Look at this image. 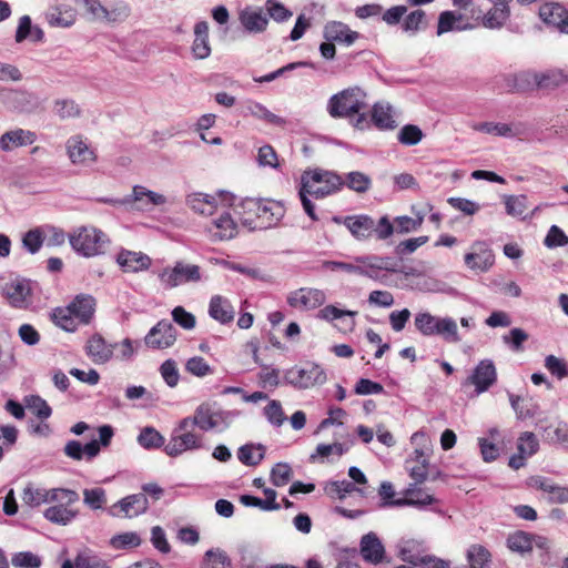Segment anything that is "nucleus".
<instances>
[{"label": "nucleus", "instance_id": "nucleus-3", "mask_svg": "<svg viewBox=\"0 0 568 568\" xmlns=\"http://www.w3.org/2000/svg\"><path fill=\"white\" fill-rule=\"evenodd\" d=\"M367 94L359 87H351L332 95L327 102V112L334 118H349L367 108Z\"/></svg>", "mask_w": 568, "mask_h": 568}, {"label": "nucleus", "instance_id": "nucleus-63", "mask_svg": "<svg viewBox=\"0 0 568 568\" xmlns=\"http://www.w3.org/2000/svg\"><path fill=\"white\" fill-rule=\"evenodd\" d=\"M505 206L508 215L514 217L523 216L527 209V196L526 195H508L505 196Z\"/></svg>", "mask_w": 568, "mask_h": 568}, {"label": "nucleus", "instance_id": "nucleus-44", "mask_svg": "<svg viewBox=\"0 0 568 568\" xmlns=\"http://www.w3.org/2000/svg\"><path fill=\"white\" fill-rule=\"evenodd\" d=\"M264 446L246 444L240 447L237 452V457L241 463L247 466H256L264 458Z\"/></svg>", "mask_w": 568, "mask_h": 568}, {"label": "nucleus", "instance_id": "nucleus-56", "mask_svg": "<svg viewBox=\"0 0 568 568\" xmlns=\"http://www.w3.org/2000/svg\"><path fill=\"white\" fill-rule=\"evenodd\" d=\"M426 27V13L422 9L414 10L409 14H407L403 23L404 31L412 33H416L419 30L425 29Z\"/></svg>", "mask_w": 568, "mask_h": 568}, {"label": "nucleus", "instance_id": "nucleus-14", "mask_svg": "<svg viewBox=\"0 0 568 568\" xmlns=\"http://www.w3.org/2000/svg\"><path fill=\"white\" fill-rule=\"evenodd\" d=\"M67 154L74 165L89 166L97 160L94 151L82 139L81 135H73L67 140Z\"/></svg>", "mask_w": 568, "mask_h": 568}, {"label": "nucleus", "instance_id": "nucleus-36", "mask_svg": "<svg viewBox=\"0 0 568 568\" xmlns=\"http://www.w3.org/2000/svg\"><path fill=\"white\" fill-rule=\"evenodd\" d=\"M464 16L455 11H443L438 17L437 36H442L449 31H462L471 29L470 24H459Z\"/></svg>", "mask_w": 568, "mask_h": 568}, {"label": "nucleus", "instance_id": "nucleus-13", "mask_svg": "<svg viewBox=\"0 0 568 568\" xmlns=\"http://www.w3.org/2000/svg\"><path fill=\"white\" fill-rule=\"evenodd\" d=\"M224 195L225 192L223 191H220L216 194L191 192L185 196V204L195 214L211 216L217 210L219 200H224Z\"/></svg>", "mask_w": 568, "mask_h": 568}, {"label": "nucleus", "instance_id": "nucleus-33", "mask_svg": "<svg viewBox=\"0 0 568 568\" xmlns=\"http://www.w3.org/2000/svg\"><path fill=\"white\" fill-rule=\"evenodd\" d=\"M192 53L195 59H206L211 54L209 43V24L206 21H200L194 26V41Z\"/></svg>", "mask_w": 568, "mask_h": 568}, {"label": "nucleus", "instance_id": "nucleus-24", "mask_svg": "<svg viewBox=\"0 0 568 568\" xmlns=\"http://www.w3.org/2000/svg\"><path fill=\"white\" fill-rule=\"evenodd\" d=\"M361 555L369 564H381L385 557V548L375 532H368L361 539Z\"/></svg>", "mask_w": 568, "mask_h": 568}, {"label": "nucleus", "instance_id": "nucleus-35", "mask_svg": "<svg viewBox=\"0 0 568 568\" xmlns=\"http://www.w3.org/2000/svg\"><path fill=\"white\" fill-rule=\"evenodd\" d=\"M372 119L375 125L383 130H392L396 128L394 112L392 106L386 102H377L372 110Z\"/></svg>", "mask_w": 568, "mask_h": 568}, {"label": "nucleus", "instance_id": "nucleus-18", "mask_svg": "<svg viewBox=\"0 0 568 568\" xmlns=\"http://www.w3.org/2000/svg\"><path fill=\"white\" fill-rule=\"evenodd\" d=\"M124 203H136L139 210L148 211L152 206H159L166 203V197L160 193L148 190L142 185H134L132 194L124 197Z\"/></svg>", "mask_w": 568, "mask_h": 568}, {"label": "nucleus", "instance_id": "nucleus-57", "mask_svg": "<svg viewBox=\"0 0 568 568\" xmlns=\"http://www.w3.org/2000/svg\"><path fill=\"white\" fill-rule=\"evenodd\" d=\"M11 564L16 568H40L42 560L40 556L31 551H20L12 556Z\"/></svg>", "mask_w": 568, "mask_h": 568}, {"label": "nucleus", "instance_id": "nucleus-16", "mask_svg": "<svg viewBox=\"0 0 568 568\" xmlns=\"http://www.w3.org/2000/svg\"><path fill=\"white\" fill-rule=\"evenodd\" d=\"M326 297L323 291L303 287L287 296L290 306L298 310H314L324 304Z\"/></svg>", "mask_w": 568, "mask_h": 568}, {"label": "nucleus", "instance_id": "nucleus-31", "mask_svg": "<svg viewBox=\"0 0 568 568\" xmlns=\"http://www.w3.org/2000/svg\"><path fill=\"white\" fill-rule=\"evenodd\" d=\"M398 557L413 566H418L425 556L424 541L417 539H402L398 545Z\"/></svg>", "mask_w": 568, "mask_h": 568}, {"label": "nucleus", "instance_id": "nucleus-60", "mask_svg": "<svg viewBox=\"0 0 568 568\" xmlns=\"http://www.w3.org/2000/svg\"><path fill=\"white\" fill-rule=\"evenodd\" d=\"M74 566L75 568H110L104 559L87 551L77 555Z\"/></svg>", "mask_w": 568, "mask_h": 568}, {"label": "nucleus", "instance_id": "nucleus-61", "mask_svg": "<svg viewBox=\"0 0 568 568\" xmlns=\"http://www.w3.org/2000/svg\"><path fill=\"white\" fill-rule=\"evenodd\" d=\"M26 406L27 408L31 409L40 419H47L52 414L51 407L42 397L38 395H31L27 397Z\"/></svg>", "mask_w": 568, "mask_h": 568}, {"label": "nucleus", "instance_id": "nucleus-51", "mask_svg": "<svg viewBox=\"0 0 568 568\" xmlns=\"http://www.w3.org/2000/svg\"><path fill=\"white\" fill-rule=\"evenodd\" d=\"M53 322L67 332H74L78 326V320L71 313L69 306L58 307L52 313Z\"/></svg>", "mask_w": 568, "mask_h": 568}, {"label": "nucleus", "instance_id": "nucleus-62", "mask_svg": "<svg viewBox=\"0 0 568 568\" xmlns=\"http://www.w3.org/2000/svg\"><path fill=\"white\" fill-rule=\"evenodd\" d=\"M538 448L539 442L534 433L525 432L520 435L517 445L518 453L530 457L537 453Z\"/></svg>", "mask_w": 568, "mask_h": 568}, {"label": "nucleus", "instance_id": "nucleus-22", "mask_svg": "<svg viewBox=\"0 0 568 568\" xmlns=\"http://www.w3.org/2000/svg\"><path fill=\"white\" fill-rule=\"evenodd\" d=\"M540 19L556 27L561 33L568 34V11L559 3H545L539 9Z\"/></svg>", "mask_w": 568, "mask_h": 568}, {"label": "nucleus", "instance_id": "nucleus-47", "mask_svg": "<svg viewBox=\"0 0 568 568\" xmlns=\"http://www.w3.org/2000/svg\"><path fill=\"white\" fill-rule=\"evenodd\" d=\"M105 23H120L131 16V7L126 1L115 0L106 7Z\"/></svg>", "mask_w": 568, "mask_h": 568}, {"label": "nucleus", "instance_id": "nucleus-5", "mask_svg": "<svg viewBox=\"0 0 568 568\" xmlns=\"http://www.w3.org/2000/svg\"><path fill=\"white\" fill-rule=\"evenodd\" d=\"M69 242L77 253L91 257L105 252L109 237L99 229L81 226L69 235Z\"/></svg>", "mask_w": 568, "mask_h": 568}, {"label": "nucleus", "instance_id": "nucleus-15", "mask_svg": "<svg viewBox=\"0 0 568 568\" xmlns=\"http://www.w3.org/2000/svg\"><path fill=\"white\" fill-rule=\"evenodd\" d=\"M176 339V329L169 321H160L144 337V342L152 348H168Z\"/></svg>", "mask_w": 568, "mask_h": 568}, {"label": "nucleus", "instance_id": "nucleus-43", "mask_svg": "<svg viewBox=\"0 0 568 568\" xmlns=\"http://www.w3.org/2000/svg\"><path fill=\"white\" fill-rule=\"evenodd\" d=\"M324 491L332 498L344 499L347 495L357 491L363 494L361 488H357L354 483L348 480H331L324 486Z\"/></svg>", "mask_w": 568, "mask_h": 568}, {"label": "nucleus", "instance_id": "nucleus-23", "mask_svg": "<svg viewBox=\"0 0 568 568\" xmlns=\"http://www.w3.org/2000/svg\"><path fill=\"white\" fill-rule=\"evenodd\" d=\"M207 232L216 241L232 240L237 234V224L227 212L222 213L207 226Z\"/></svg>", "mask_w": 568, "mask_h": 568}, {"label": "nucleus", "instance_id": "nucleus-11", "mask_svg": "<svg viewBox=\"0 0 568 568\" xmlns=\"http://www.w3.org/2000/svg\"><path fill=\"white\" fill-rule=\"evenodd\" d=\"M497 382V369L491 359H481L465 381V385H473L476 395L487 392Z\"/></svg>", "mask_w": 568, "mask_h": 568}, {"label": "nucleus", "instance_id": "nucleus-59", "mask_svg": "<svg viewBox=\"0 0 568 568\" xmlns=\"http://www.w3.org/2000/svg\"><path fill=\"white\" fill-rule=\"evenodd\" d=\"M110 544L114 549L135 548L141 545V538L136 532L128 531L113 536Z\"/></svg>", "mask_w": 568, "mask_h": 568}, {"label": "nucleus", "instance_id": "nucleus-9", "mask_svg": "<svg viewBox=\"0 0 568 568\" xmlns=\"http://www.w3.org/2000/svg\"><path fill=\"white\" fill-rule=\"evenodd\" d=\"M22 500L30 507H37L44 503L74 504L79 500V495L77 491L67 488L47 490L29 486L23 489Z\"/></svg>", "mask_w": 568, "mask_h": 568}, {"label": "nucleus", "instance_id": "nucleus-8", "mask_svg": "<svg viewBox=\"0 0 568 568\" xmlns=\"http://www.w3.org/2000/svg\"><path fill=\"white\" fill-rule=\"evenodd\" d=\"M203 446V435L196 433L194 427H185L183 429L181 419L164 450L169 456L176 457L187 450L201 449Z\"/></svg>", "mask_w": 568, "mask_h": 568}, {"label": "nucleus", "instance_id": "nucleus-10", "mask_svg": "<svg viewBox=\"0 0 568 568\" xmlns=\"http://www.w3.org/2000/svg\"><path fill=\"white\" fill-rule=\"evenodd\" d=\"M0 293L16 308H27L31 303V284L19 276L0 277Z\"/></svg>", "mask_w": 568, "mask_h": 568}, {"label": "nucleus", "instance_id": "nucleus-39", "mask_svg": "<svg viewBox=\"0 0 568 568\" xmlns=\"http://www.w3.org/2000/svg\"><path fill=\"white\" fill-rule=\"evenodd\" d=\"M357 315V312L355 311H344L339 310L334 305H327L324 308L320 311L318 316L325 321H334V320H341L345 316L348 318L343 321V325L345 329H353L355 326V320L354 317Z\"/></svg>", "mask_w": 568, "mask_h": 568}, {"label": "nucleus", "instance_id": "nucleus-21", "mask_svg": "<svg viewBox=\"0 0 568 568\" xmlns=\"http://www.w3.org/2000/svg\"><path fill=\"white\" fill-rule=\"evenodd\" d=\"M118 344H109L99 334L91 336L85 345V353L95 364H105L112 356Z\"/></svg>", "mask_w": 568, "mask_h": 568}, {"label": "nucleus", "instance_id": "nucleus-37", "mask_svg": "<svg viewBox=\"0 0 568 568\" xmlns=\"http://www.w3.org/2000/svg\"><path fill=\"white\" fill-rule=\"evenodd\" d=\"M263 491L266 497L264 500L261 499V497H254L251 495H242L240 500L247 507H258L263 510L280 509V505L276 503V491L272 488H265Z\"/></svg>", "mask_w": 568, "mask_h": 568}, {"label": "nucleus", "instance_id": "nucleus-54", "mask_svg": "<svg viewBox=\"0 0 568 568\" xmlns=\"http://www.w3.org/2000/svg\"><path fill=\"white\" fill-rule=\"evenodd\" d=\"M247 110L251 115L264 120L271 124L281 126L285 123L284 119L272 113L266 106L258 102H250L247 105Z\"/></svg>", "mask_w": 568, "mask_h": 568}, {"label": "nucleus", "instance_id": "nucleus-26", "mask_svg": "<svg viewBox=\"0 0 568 568\" xmlns=\"http://www.w3.org/2000/svg\"><path fill=\"white\" fill-rule=\"evenodd\" d=\"M116 263L124 272L136 273L151 266V258L142 252L122 250L116 256Z\"/></svg>", "mask_w": 568, "mask_h": 568}, {"label": "nucleus", "instance_id": "nucleus-34", "mask_svg": "<svg viewBox=\"0 0 568 568\" xmlns=\"http://www.w3.org/2000/svg\"><path fill=\"white\" fill-rule=\"evenodd\" d=\"M71 505L72 504L58 503V505L47 508L43 516L52 524L67 526L77 517L78 514L75 510L69 508Z\"/></svg>", "mask_w": 568, "mask_h": 568}, {"label": "nucleus", "instance_id": "nucleus-45", "mask_svg": "<svg viewBox=\"0 0 568 568\" xmlns=\"http://www.w3.org/2000/svg\"><path fill=\"white\" fill-rule=\"evenodd\" d=\"M467 561L470 568H489L491 555L481 545H471L467 550Z\"/></svg>", "mask_w": 568, "mask_h": 568}, {"label": "nucleus", "instance_id": "nucleus-42", "mask_svg": "<svg viewBox=\"0 0 568 568\" xmlns=\"http://www.w3.org/2000/svg\"><path fill=\"white\" fill-rule=\"evenodd\" d=\"M568 82V73L560 69H551L539 72L538 89L550 90Z\"/></svg>", "mask_w": 568, "mask_h": 568}, {"label": "nucleus", "instance_id": "nucleus-52", "mask_svg": "<svg viewBox=\"0 0 568 568\" xmlns=\"http://www.w3.org/2000/svg\"><path fill=\"white\" fill-rule=\"evenodd\" d=\"M344 184L352 191L357 193H365L371 189L372 180L363 172L354 171L346 175Z\"/></svg>", "mask_w": 568, "mask_h": 568}, {"label": "nucleus", "instance_id": "nucleus-12", "mask_svg": "<svg viewBox=\"0 0 568 568\" xmlns=\"http://www.w3.org/2000/svg\"><path fill=\"white\" fill-rule=\"evenodd\" d=\"M464 262L469 270L485 273L494 265L495 255L486 242L476 241L471 244L470 251L465 254Z\"/></svg>", "mask_w": 568, "mask_h": 568}, {"label": "nucleus", "instance_id": "nucleus-48", "mask_svg": "<svg viewBox=\"0 0 568 568\" xmlns=\"http://www.w3.org/2000/svg\"><path fill=\"white\" fill-rule=\"evenodd\" d=\"M507 545L515 552H530L534 548L532 534L517 531L508 537Z\"/></svg>", "mask_w": 568, "mask_h": 568}, {"label": "nucleus", "instance_id": "nucleus-40", "mask_svg": "<svg viewBox=\"0 0 568 568\" xmlns=\"http://www.w3.org/2000/svg\"><path fill=\"white\" fill-rule=\"evenodd\" d=\"M52 111L60 120L80 116L81 108L73 99H57L52 103Z\"/></svg>", "mask_w": 568, "mask_h": 568}, {"label": "nucleus", "instance_id": "nucleus-49", "mask_svg": "<svg viewBox=\"0 0 568 568\" xmlns=\"http://www.w3.org/2000/svg\"><path fill=\"white\" fill-rule=\"evenodd\" d=\"M439 316L432 315L428 312L417 313L414 320L416 329L424 336H435Z\"/></svg>", "mask_w": 568, "mask_h": 568}, {"label": "nucleus", "instance_id": "nucleus-19", "mask_svg": "<svg viewBox=\"0 0 568 568\" xmlns=\"http://www.w3.org/2000/svg\"><path fill=\"white\" fill-rule=\"evenodd\" d=\"M37 138L36 132L21 128L6 131L0 136V151L11 152L16 148L31 145L37 141Z\"/></svg>", "mask_w": 568, "mask_h": 568}, {"label": "nucleus", "instance_id": "nucleus-64", "mask_svg": "<svg viewBox=\"0 0 568 568\" xmlns=\"http://www.w3.org/2000/svg\"><path fill=\"white\" fill-rule=\"evenodd\" d=\"M423 132L417 125H404L398 133V141L404 145H416L422 141Z\"/></svg>", "mask_w": 568, "mask_h": 568}, {"label": "nucleus", "instance_id": "nucleus-46", "mask_svg": "<svg viewBox=\"0 0 568 568\" xmlns=\"http://www.w3.org/2000/svg\"><path fill=\"white\" fill-rule=\"evenodd\" d=\"M510 16L508 6H494L484 17L483 23L486 28L497 29L505 24Z\"/></svg>", "mask_w": 568, "mask_h": 568}, {"label": "nucleus", "instance_id": "nucleus-55", "mask_svg": "<svg viewBox=\"0 0 568 568\" xmlns=\"http://www.w3.org/2000/svg\"><path fill=\"white\" fill-rule=\"evenodd\" d=\"M538 75L539 72L535 71H521L514 75V88L517 91H528L538 89Z\"/></svg>", "mask_w": 568, "mask_h": 568}, {"label": "nucleus", "instance_id": "nucleus-20", "mask_svg": "<svg viewBox=\"0 0 568 568\" xmlns=\"http://www.w3.org/2000/svg\"><path fill=\"white\" fill-rule=\"evenodd\" d=\"M344 226L355 240L367 241L374 234L375 221L366 214L347 215L344 221Z\"/></svg>", "mask_w": 568, "mask_h": 568}, {"label": "nucleus", "instance_id": "nucleus-2", "mask_svg": "<svg viewBox=\"0 0 568 568\" xmlns=\"http://www.w3.org/2000/svg\"><path fill=\"white\" fill-rule=\"evenodd\" d=\"M232 413L219 408L212 403L199 405L193 416L182 419V428L199 427L202 432H222L231 425Z\"/></svg>", "mask_w": 568, "mask_h": 568}, {"label": "nucleus", "instance_id": "nucleus-29", "mask_svg": "<svg viewBox=\"0 0 568 568\" xmlns=\"http://www.w3.org/2000/svg\"><path fill=\"white\" fill-rule=\"evenodd\" d=\"M209 314L221 324H230L234 321L235 311L226 297L214 295L210 300Z\"/></svg>", "mask_w": 568, "mask_h": 568}, {"label": "nucleus", "instance_id": "nucleus-7", "mask_svg": "<svg viewBox=\"0 0 568 568\" xmlns=\"http://www.w3.org/2000/svg\"><path fill=\"white\" fill-rule=\"evenodd\" d=\"M327 379L325 371L315 363L295 366L284 373V381L300 389L323 385Z\"/></svg>", "mask_w": 568, "mask_h": 568}, {"label": "nucleus", "instance_id": "nucleus-28", "mask_svg": "<svg viewBox=\"0 0 568 568\" xmlns=\"http://www.w3.org/2000/svg\"><path fill=\"white\" fill-rule=\"evenodd\" d=\"M80 324H89L95 312V300L89 294H79L68 305Z\"/></svg>", "mask_w": 568, "mask_h": 568}, {"label": "nucleus", "instance_id": "nucleus-25", "mask_svg": "<svg viewBox=\"0 0 568 568\" xmlns=\"http://www.w3.org/2000/svg\"><path fill=\"white\" fill-rule=\"evenodd\" d=\"M471 128L478 132L504 138L519 136L525 131V128L521 123L479 122L473 124Z\"/></svg>", "mask_w": 568, "mask_h": 568}, {"label": "nucleus", "instance_id": "nucleus-6", "mask_svg": "<svg viewBox=\"0 0 568 568\" xmlns=\"http://www.w3.org/2000/svg\"><path fill=\"white\" fill-rule=\"evenodd\" d=\"M158 278L165 290H172L200 283L203 280V272L201 266L180 260L173 266H166L160 271Z\"/></svg>", "mask_w": 568, "mask_h": 568}, {"label": "nucleus", "instance_id": "nucleus-41", "mask_svg": "<svg viewBox=\"0 0 568 568\" xmlns=\"http://www.w3.org/2000/svg\"><path fill=\"white\" fill-rule=\"evenodd\" d=\"M202 568H232V560L221 548H213L205 551L202 564Z\"/></svg>", "mask_w": 568, "mask_h": 568}, {"label": "nucleus", "instance_id": "nucleus-38", "mask_svg": "<svg viewBox=\"0 0 568 568\" xmlns=\"http://www.w3.org/2000/svg\"><path fill=\"white\" fill-rule=\"evenodd\" d=\"M435 336L449 344H458L462 341L456 321L448 316L439 318Z\"/></svg>", "mask_w": 568, "mask_h": 568}, {"label": "nucleus", "instance_id": "nucleus-30", "mask_svg": "<svg viewBox=\"0 0 568 568\" xmlns=\"http://www.w3.org/2000/svg\"><path fill=\"white\" fill-rule=\"evenodd\" d=\"M435 503H437V499L433 495L417 487L416 484H413L406 489L405 498L396 499L395 501H392V505L423 508Z\"/></svg>", "mask_w": 568, "mask_h": 568}, {"label": "nucleus", "instance_id": "nucleus-17", "mask_svg": "<svg viewBox=\"0 0 568 568\" xmlns=\"http://www.w3.org/2000/svg\"><path fill=\"white\" fill-rule=\"evenodd\" d=\"M149 508V500L145 494H133L119 500L111 507V514L119 516L122 514L126 518L136 517L144 514Z\"/></svg>", "mask_w": 568, "mask_h": 568}, {"label": "nucleus", "instance_id": "nucleus-1", "mask_svg": "<svg viewBox=\"0 0 568 568\" xmlns=\"http://www.w3.org/2000/svg\"><path fill=\"white\" fill-rule=\"evenodd\" d=\"M237 207L242 225L251 231L273 227L285 214L280 203L253 197L242 200Z\"/></svg>", "mask_w": 568, "mask_h": 568}, {"label": "nucleus", "instance_id": "nucleus-32", "mask_svg": "<svg viewBox=\"0 0 568 568\" xmlns=\"http://www.w3.org/2000/svg\"><path fill=\"white\" fill-rule=\"evenodd\" d=\"M239 20L250 33L263 32L268 23V19L261 9H253L251 7H246L240 12Z\"/></svg>", "mask_w": 568, "mask_h": 568}, {"label": "nucleus", "instance_id": "nucleus-27", "mask_svg": "<svg viewBox=\"0 0 568 568\" xmlns=\"http://www.w3.org/2000/svg\"><path fill=\"white\" fill-rule=\"evenodd\" d=\"M324 38L329 41L345 43L346 45L353 44L358 33L349 29V27L341 21H329L325 24L323 30Z\"/></svg>", "mask_w": 568, "mask_h": 568}, {"label": "nucleus", "instance_id": "nucleus-58", "mask_svg": "<svg viewBox=\"0 0 568 568\" xmlns=\"http://www.w3.org/2000/svg\"><path fill=\"white\" fill-rule=\"evenodd\" d=\"M264 416L267 422L275 427H281L286 420L281 403L275 399L270 400L264 407Z\"/></svg>", "mask_w": 568, "mask_h": 568}, {"label": "nucleus", "instance_id": "nucleus-50", "mask_svg": "<svg viewBox=\"0 0 568 568\" xmlns=\"http://www.w3.org/2000/svg\"><path fill=\"white\" fill-rule=\"evenodd\" d=\"M357 263L362 264L361 276H366L371 280L377 281L383 284L388 283V275L382 268H375V263L368 256H358L355 258Z\"/></svg>", "mask_w": 568, "mask_h": 568}, {"label": "nucleus", "instance_id": "nucleus-53", "mask_svg": "<svg viewBox=\"0 0 568 568\" xmlns=\"http://www.w3.org/2000/svg\"><path fill=\"white\" fill-rule=\"evenodd\" d=\"M138 443L145 449L159 448L164 444V437L153 427H144L138 436Z\"/></svg>", "mask_w": 568, "mask_h": 568}, {"label": "nucleus", "instance_id": "nucleus-4", "mask_svg": "<svg viewBox=\"0 0 568 568\" xmlns=\"http://www.w3.org/2000/svg\"><path fill=\"white\" fill-rule=\"evenodd\" d=\"M301 184L312 197L324 199L339 191L344 185V179L333 171L314 169L302 174Z\"/></svg>", "mask_w": 568, "mask_h": 568}]
</instances>
